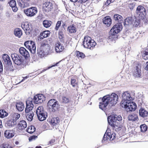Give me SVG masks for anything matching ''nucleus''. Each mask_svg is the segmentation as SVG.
I'll use <instances>...</instances> for the list:
<instances>
[{
	"instance_id": "obj_57",
	"label": "nucleus",
	"mask_w": 148,
	"mask_h": 148,
	"mask_svg": "<svg viewBox=\"0 0 148 148\" xmlns=\"http://www.w3.org/2000/svg\"><path fill=\"white\" fill-rule=\"evenodd\" d=\"M115 0H107L105 3V5H108L110 4L111 3L113 2Z\"/></svg>"
},
{
	"instance_id": "obj_23",
	"label": "nucleus",
	"mask_w": 148,
	"mask_h": 148,
	"mask_svg": "<svg viewBox=\"0 0 148 148\" xmlns=\"http://www.w3.org/2000/svg\"><path fill=\"white\" fill-rule=\"evenodd\" d=\"M27 1L24 0H17L18 5L21 8H24L28 6Z\"/></svg>"
},
{
	"instance_id": "obj_15",
	"label": "nucleus",
	"mask_w": 148,
	"mask_h": 148,
	"mask_svg": "<svg viewBox=\"0 0 148 148\" xmlns=\"http://www.w3.org/2000/svg\"><path fill=\"white\" fill-rule=\"evenodd\" d=\"M107 131L104 134L103 139L102 140V142L103 143L106 140H108L109 139L110 140H112L115 138V135L114 134H111L110 132H107Z\"/></svg>"
},
{
	"instance_id": "obj_35",
	"label": "nucleus",
	"mask_w": 148,
	"mask_h": 148,
	"mask_svg": "<svg viewBox=\"0 0 148 148\" xmlns=\"http://www.w3.org/2000/svg\"><path fill=\"white\" fill-rule=\"evenodd\" d=\"M67 30L71 33H75L76 32V28L74 25L69 26Z\"/></svg>"
},
{
	"instance_id": "obj_62",
	"label": "nucleus",
	"mask_w": 148,
	"mask_h": 148,
	"mask_svg": "<svg viewBox=\"0 0 148 148\" xmlns=\"http://www.w3.org/2000/svg\"><path fill=\"white\" fill-rule=\"evenodd\" d=\"M88 0H78V2L81 4L84 3Z\"/></svg>"
},
{
	"instance_id": "obj_38",
	"label": "nucleus",
	"mask_w": 148,
	"mask_h": 148,
	"mask_svg": "<svg viewBox=\"0 0 148 148\" xmlns=\"http://www.w3.org/2000/svg\"><path fill=\"white\" fill-rule=\"evenodd\" d=\"M70 102V100L68 97L63 96L61 99V102L63 104H66Z\"/></svg>"
},
{
	"instance_id": "obj_13",
	"label": "nucleus",
	"mask_w": 148,
	"mask_h": 148,
	"mask_svg": "<svg viewBox=\"0 0 148 148\" xmlns=\"http://www.w3.org/2000/svg\"><path fill=\"white\" fill-rule=\"evenodd\" d=\"M109 96V103L111 106L115 104L117 102L118 99V96L114 93H112L110 95H108Z\"/></svg>"
},
{
	"instance_id": "obj_40",
	"label": "nucleus",
	"mask_w": 148,
	"mask_h": 148,
	"mask_svg": "<svg viewBox=\"0 0 148 148\" xmlns=\"http://www.w3.org/2000/svg\"><path fill=\"white\" fill-rule=\"evenodd\" d=\"M128 119L129 121H136L138 119V116L136 115L132 114L130 115L128 117Z\"/></svg>"
},
{
	"instance_id": "obj_51",
	"label": "nucleus",
	"mask_w": 148,
	"mask_h": 148,
	"mask_svg": "<svg viewBox=\"0 0 148 148\" xmlns=\"http://www.w3.org/2000/svg\"><path fill=\"white\" fill-rule=\"evenodd\" d=\"M135 4L133 3H130L128 4V7L131 10H133Z\"/></svg>"
},
{
	"instance_id": "obj_12",
	"label": "nucleus",
	"mask_w": 148,
	"mask_h": 148,
	"mask_svg": "<svg viewBox=\"0 0 148 148\" xmlns=\"http://www.w3.org/2000/svg\"><path fill=\"white\" fill-rule=\"evenodd\" d=\"M141 64L140 63H138L134 68L133 71V73L134 77H138L141 76Z\"/></svg>"
},
{
	"instance_id": "obj_31",
	"label": "nucleus",
	"mask_w": 148,
	"mask_h": 148,
	"mask_svg": "<svg viewBox=\"0 0 148 148\" xmlns=\"http://www.w3.org/2000/svg\"><path fill=\"white\" fill-rule=\"evenodd\" d=\"M140 116L143 117L147 116L148 114V112L143 108H141L139 111Z\"/></svg>"
},
{
	"instance_id": "obj_9",
	"label": "nucleus",
	"mask_w": 148,
	"mask_h": 148,
	"mask_svg": "<svg viewBox=\"0 0 148 148\" xmlns=\"http://www.w3.org/2000/svg\"><path fill=\"white\" fill-rule=\"evenodd\" d=\"M11 57L15 64L18 65H20L23 64V60L21 56L18 55L16 53L11 54Z\"/></svg>"
},
{
	"instance_id": "obj_59",
	"label": "nucleus",
	"mask_w": 148,
	"mask_h": 148,
	"mask_svg": "<svg viewBox=\"0 0 148 148\" xmlns=\"http://www.w3.org/2000/svg\"><path fill=\"white\" fill-rule=\"evenodd\" d=\"M11 8H12V10L14 12H16L18 10V8L16 5L13 6Z\"/></svg>"
},
{
	"instance_id": "obj_25",
	"label": "nucleus",
	"mask_w": 148,
	"mask_h": 148,
	"mask_svg": "<svg viewBox=\"0 0 148 148\" xmlns=\"http://www.w3.org/2000/svg\"><path fill=\"white\" fill-rule=\"evenodd\" d=\"M27 127L26 122L24 120L21 121L18 123V129L21 130L24 129Z\"/></svg>"
},
{
	"instance_id": "obj_48",
	"label": "nucleus",
	"mask_w": 148,
	"mask_h": 148,
	"mask_svg": "<svg viewBox=\"0 0 148 148\" xmlns=\"http://www.w3.org/2000/svg\"><path fill=\"white\" fill-rule=\"evenodd\" d=\"M9 3L10 5L12 7L13 6L16 5V2L15 0H10Z\"/></svg>"
},
{
	"instance_id": "obj_53",
	"label": "nucleus",
	"mask_w": 148,
	"mask_h": 148,
	"mask_svg": "<svg viewBox=\"0 0 148 148\" xmlns=\"http://www.w3.org/2000/svg\"><path fill=\"white\" fill-rule=\"evenodd\" d=\"M2 148H12V147L9 145L8 144L6 143L2 145Z\"/></svg>"
},
{
	"instance_id": "obj_42",
	"label": "nucleus",
	"mask_w": 148,
	"mask_h": 148,
	"mask_svg": "<svg viewBox=\"0 0 148 148\" xmlns=\"http://www.w3.org/2000/svg\"><path fill=\"white\" fill-rule=\"evenodd\" d=\"M8 115V113L4 110H0V117L3 118Z\"/></svg>"
},
{
	"instance_id": "obj_22",
	"label": "nucleus",
	"mask_w": 148,
	"mask_h": 148,
	"mask_svg": "<svg viewBox=\"0 0 148 148\" xmlns=\"http://www.w3.org/2000/svg\"><path fill=\"white\" fill-rule=\"evenodd\" d=\"M20 53L25 58L29 56V52L23 47H21L19 49Z\"/></svg>"
},
{
	"instance_id": "obj_2",
	"label": "nucleus",
	"mask_w": 148,
	"mask_h": 148,
	"mask_svg": "<svg viewBox=\"0 0 148 148\" xmlns=\"http://www.w3.org/2000/svg\"><path fill=\"white\" fill-rule=\"evenodd\" d=\"M36 113L39 120L41 121L45 120L47 117V113L43 110L42 106L38 107L36 111Z\"/></svg>"
},
{
	"instance_id": "obj_21",
	"label": "nucleus",
	"mask_w": 148,
	"mask_h": 148,
	"mask_svg": "<svg viewBox=\"0 0 148 148\" xmlns=\"http://www.w3.org/2000/svg\"><path fill=\"white\" fill-rule=\"evenodd\" d=\"M22 29L25 31V32L26 34H29L31 32L30 27L29 24L27 23H22L21 25Z\"/></svg>"
},
{
	"instance_id": "obj_17",
	"label": "nucleus",
	"mask_w": 148,
	"mask_h": 148,
	"mask_svg": "<svg viewBox=\"0 0 148 148\" xmlns=\"http://www.w3.org/2000/svg\"><path fill=\"white\" fill-rule=\"evenodd\" d=\"M34 105L32 103V100H27L26 101V107L25 109L26 113L30 112L32 111Z\"/></svg>"
},
{
	"instance_id": "obj_16",
	"label": "nucleus",
	"mask_w": 148,
	"mask_h": 148,
	"mask_svg": "<svg viewBox=\"0 0 148 148\" xmlns=\"http://www.w3.org/2000/svg\"><path fill=\"white\" fill-rule=\"evenodd\" d=\"M45 100V97L42 94H38L34 96L33 100L34 103L38 104L42 103Z\"/></svg>"
},
{
	"instance_id": "obj_44",
	"label": "nucleus",
	"mask_w": 148,
	"mask_h": 148,
	"mask_svg": "<svg viewBox=\"0 0 148 148\" xmlns=\"http://www.w3.org/2000/svg\"><path fill=\"white\" fill-rule=\"evenodd\" d=\"M13 121H16L19 118L20 114L17 113H14L12 115Z\"/></svg>"
},
{
	"instance_id": "obj_10",
	"label": "nucleus",
	"mask_w": 148,
	"mask_h": 148,
	"mask_svg": "<svg viewBox=\"0 0 148 148\" xmlns=\"http://www.w3.org/2000/svg\"><path fill=\"white\" fill-rule=\"evenodd\" d=\"M25 14L28 16L32 17L35 16L37 12V8L34 7H31L25 9L24 10Z\"/></svg>"
},
{
	"instance_id": "obj_33",
	"label": "nucleus",
	"mask_w": 148,
	"mask_h": 148,
	"mask_svg": "<svg viewBox=\"0 0 148 148\" xmlns=\"http://www.w3.org/2000/svg\"><path fill=\"white\" fill-rule=\"evenodd\" d=\"M50 34V32L49 31H44L40 34V39H43L48 37Z\"/></svg>"
},
{
	"instance_id": "obj_43",
	"label": "nucleus",
	"mask_w": 148,
	"mask_h": 148,
	"mask_svg": "<svg viewBox=\"0 0 148 148\" xmlns=\"http://www.w3.org/2000/svg\"><path fill=\"white\" fill-rule=\"evenodd\" d=\"M76 55L78 58H80L81 59L84 58L85 57L84 54L82 52H80L78 51H76Z\"/></svg>"
},
{
	"instance_id": "obj_45",
	"label": "nucleus",
	"mask_w": 148,
	"mask_h": 148,
	"mask_svg": "<svg viewBox=\"0 0 148 148\" xmlns=\"http://www.w3.org/2000/svg\"><path fill=\"white\" fill-rule=\"evenodd\" d=\"M45 7L49 10H50L53 8L52 4L49 2H47L45 4Z\"/></svg>"
},
{
	"instance_id": "obj_19",
	"label": "nucleus",
	"mask_w": 148,
	"mask_h": 148,
	"mask_svg": "<svg viewBox=\"0 0 148 148\" xmlns=\"http://www.w3.org/2000/svg\"><path fill=\"white\" fill-rule=\"evenodd\" d=\"M64 49V48L62 44L58 42L55 44V49L57 53H60L62 52Z\"/></svg>"
},
{
	"instance_id": "obj_46",
	"label": "nucleus",
	"mask_w": 148,
	"mask_h": 148,
	"mask_svg": "<svg viewBox=\"0 0 148 148\" xmlns=\"http://www.w3.org/2000/svg\"><path fill=\"white\" fill-rule=\"evenodd\" d=\"M134 23L133 24V26L135 27H137L139 25L140 23V21L139 20L135 18L133 20Z\"/></svg>"
},
{
	"instance_id": "obj_56",
	"label": "nucleus",
	"mask_w": 148,
	"mask_h": 148,
	"mask_svg": "<svg viewBox=\"0 0 148 148\" xmlns=\"http://www.w3.org/2000/svg\"><path fill=\"white\" fill-rule=\"evenodd\" d=\"M116 121H117V120L118 121V122H120L122 120V117L121 116H117L116 115Z\"/></svg>"
},
{
	"instance_id": "obj_37",
	"label": "nucleus",
	"mask_w": 148,
	"mask_h": 148,
	"mask_svg": "<svg viewBox=\"0 0 148 148\" xmlns=\"http://www.w3.org/2000/svg\"><path fill=\"white\" fill-rule=\"evenodd\" d=\"M14 34L16 36L18 37V38H20L22 34L21 30L19 28L15 29Z\"/></svg>"
},
{
	"instance_id": "obj_58",
	"label": "nucleus",
	"mask_w": 148,
	"mask_h": 148,
	"mask_svg": "<svg viewBox=\"0 0 148 148\" xmlns=\"http://www.w3.org/2000/svg\"><path fill=\"white\" fill-rule=\"evenodd\" d=\"M8 124L9 127H12L15 123L14 121H10Z\"/></svg>"
},
{
	"instance_id": "obj_20",
	"label": "nucleus",
	"mask_w": 148,
	"mask_h": 148,
	"mask_svg": "<svg viewBox=\"0 0 148 148\" xmlns=\"http://www.w3.org/2000/svg\"><path fill=\"white\" fill-rule=\"evenodd\" d=\"M111 125L114 129L116 131H117L120 130L122 127L121 123L118 122L114 123H110Z\"/></svg>"
},
{
	"instance_id": "obj_4",
	"label": "nucleus",
	"mask_w": 148,
	"mask_h": 148,
	"mask_svg": "<svg viewBox=\"0 0 148 148\" xmlns=\"http://www.w3.org/2000/svg\"><path fill=\"white\" fill-rule=\"evenodd\" d=\"M3 59L6 64L5 69L8 71H11L12 62L9 56L7 54H4L3 56Z\"/></svg>"
},
{
	"instance_id": "obj_6",
	"label": "nucleus",
	"mask_w": 148,
	"mask_h": 148,
	"mask_svg": "<svg viewBox=\"0 0 148 148\" xmlns=\"http://www.w3.org/2000/svg\"><path fill=\"white\" fill-rule=\"evenodd\" d=\"M122 101L121 103V106L122 107L125 106V104L126 102H129L132 99L130 94L127 92H123L122 95Z\"/></svg>"
},
{
	"instance_id": "obj_49",
	"label": "nucleus",
	"mask_w": 148,
	"mask_h": 148,
	"mask_svg": "<svg viewBox=\"0 0 148 148\" xmlns=\"http://www.w3.org/2000/svg\"><path fill=\"white\" fill-rule=\"evenodd\" d=\"M143 58L144 60H147L148 59V52L145 51L143 55Z\"/></svg>"
},
{
	"instance_id": "obj_52",
	"label": "nucleus",
	"mask_w": 148,
	"mask_h": 148,
	"mask_svg": "<svg viewBox=\"0 0 148 148\" xmlns=\"http://www.w3.org/2000/svg\"><path fill=\"white\" fill-rule=\"evenodd\" d=\"M38 53L39 56L41 58L43 57L45 55L44 51L43 50L39 51Z\"/></svg>"
},
{
	"instance_id": "obj_34",
	"label": "nucleus",
	"mask_w": 148,
	"mask_h": 148,
	"mask_svg": "<svg viewBox=\"0 0 148 148\" xmlns=\"http://www.w3.org/2000/svg\"><path fill=\"white\" fill-rule=\"evenodd\" d=\"M26 116L27 120L29 121H32L34 115L33 112H27Z\"/></svg>"
},
{
	"instance_id": "obj_14",
	"label": "nucleus",
	"mask_w": 148,
	"mask_h": 148,
	"mask_svg": "<svg viewBox=\"0 0 148 148\" xmlns=\"http://www.w3.org/2000/svg\"><path fill=\"white\" fill-rule=\"evenodd\" d=\"M122 28V24L119 23L114 25L110 31V33L117 34L119 33Z\"/></svg>"
},
{
	"instance_id": "obj_36",
	"label": "nucleus",
	"mask_w": 148,
	"mask_h": 148,
	"mask_svg": "<svg viewBox=\"0 0 148 148\" xmlns=\"http://www.w3.org/2000/svg\"><path fill=\"white\" fill-rule=\"evenodd\" d=\"M118 36L116 34H113L110 33L109 36L108 37L109 39L111 41H113L115 40L117 38Z\"/></svg>"
},
{
	"instance_id": "obj_32",
	"label": "nucleus",
	"mask_w": 148,
	"mask_h": 148,
	"mask_svg": "<svg viewBox=\"0 0 148 148\" xmlns=\"http://www.w3.org/2000/svg\"><path fill=\"white\" fill-rule=\"evenodd\" d=\"M133 23L132 19L131 17H127L124 20V25L125 26L130 25Z\"/></svg>"
},
{
	"instance_id": "obj_55",
	"label": "nucleus",
	"mask_w": 148,
	"mask_h": 148,
	"mask_svg": "<svg viewBox=\"0 0 148 148\" xmlns=\"http://www.w3.org/2000/svg\"><path fill=\"white\" fill-rule=\"evenodd\" d=\"M37 136L36 135H33L30 137L29 138V141H31L33 140H35L36 138H37Z\"/></svg>"
},
{
	"instance_id": "obj_60",
	"label": "nucleus",
	"mask_w": 148,
	"mask_h": 148,
	"mask_svg": "<svg viewBox=\"0 0 148 148\" xmlns=\"http://www.w3.org/2000/svg\"><path fill=\"white\" fill-rule=\"evenodd\" d=\"M3 66L2 64L1 60H0V73L3 71Z\"/></svg>"
},
{
	"instance_id": "obj_39",
	"label": "nucleus",
	"mask_w": 148,
	"mask_h": 148,
	"mask_svg": "<svg viewBox=\"0 0 148 148\" xmlns=\"http://www.w3.org/2000/svg\"><path fill=\"white\" fill-rule=\"evenodd\" d=\"M36 130L35 127L33 125L29 126L27 129V132L30 134L33 133Z\"/></svg>"
},
{
	"instance_id": "obj_11",
	"label": "nucleus",
	"mask_w": 148,
	"mask_h": 148,
	"mask_svg": "<svg viewBox=\"0 0 148 148\" xmlns=\"http://www.w3.org/2000/svg\"><path fill=\"white\" fill-rule=\"evenodd\" d=\"M136 12L139 15V18L141 19H145L146 15V10L145 8L142 6H139L137 8Z\"/></svg>"
},
{
	"instance_id": "obj_3",
	"label": "nucleus",
	"mask_w": 148,
	"mask_h": 148,
	"mask_svg": "<svg viewBox=\"0 0 148 148\" xmlns=\"http://www.w3.org/2000/svg\"><path fill=\"white\" fill-rule=\"evenodd\" d=\"M47 104L48 108L53 112H55L59 107L58 102L54 99L50 100Z\"/></svg>"
},
{
	"instance_id": "obj_28",
	"label": "nucleus",
	"mask_w": 148,
	"mask_h": 148,
	"mask_svg": "<svg viewBox=\"0 0 148 148\" xmlns=\"http://www.w3.org/2000/svg\"><path fill=\"white\" fill-rule=\"evenodd\" d=\"M41 48L44 51H48L50 49L49 45L44 42H42L41 44Z\"/></svg>"
},
{
	"instance_id": "obj_41",
	"label": "nucleus",
	"mask_w": 148,
	"mask_h": 148,
	"mask_svg": "<svg viewBox=\"0 0 148 148\" xmlns=\"http://www.w3.org/2000/svg\"><path fill=\"white\" fill-rule=\"evenodd\" d=\"M51 21L46 20L43 21V24L44 27L46 28H48L51 26Z\"/></svg>"
},
{
	"instance_id": "obj_63",
	"label": "nucleus",
	"mask_w": 148,
	"mask_h": 148,
	"mask_svg": "<svg viewBox=\"0 0 148 148\" xmlns=\"http://www.w3.org/2000/svg\"><path fill=\"white\" fill-rule=\"evenodd\" d=\"M29 77V75H27L25 77H23V79L20 82H19L18 84L20 83L21 82H23L25 79Z\"/></svg>"
},
{
	"instance_id": "obj_29",
	"label": "nucleus",
	"mask_w": 148,
	"mask_h": 148,
	"mask_svg": "<svg viewBox=\"0 0 148 148\" xmlns=\"http://www.w3.org/2000/svg\"><path fill=\"white\" fill-rule=\"evenodd\" d=\"M116 116L115 115H110L108 118V123L110 125V123H114L117 122L116 121Z\"/></svg>"
},
{
	"instance_id": "obj_61",
	"label": "nucleus",
	"mask_w": 148,
	"mask_h": 148,
	"mask_svg": "<svg viewBox=\"0 0 148 148\" xmlns=\"http://www.w3.org/2000/svg\"><path fill=\"white\" fill-rule=\"evenodd\" d=\"M55 142V140L54 139H52L49 142L48 145H53Z\"/></svg>"
},
{
	"instance_id": "obj_8",
	"label": "nucleus",
	"mask_w": 148,
	"mask_h": 148,
	"mask_svg": "<svg viewBox=\"0 0 148 148\" xmlns=\"http://www.w3.org/2000/svg\"><path fill=\"white\" fill-rule=\"evenodd\" d=\"M125 106L122 107L125 108L127 112H132L134 111L136 109V104L134 101H130L125 104Z\"/></svg>"
},
{
	"instance_id": "obj_64",
	"label": "nucleus",
	"mask_w": 148,
	"mask_h": 148,
	"mask_svg": "<svg viewBox=\"0 0 148 148\" xmlns=\"http://www.w3.org/2000/svg\"><path fill=\"white\" fill-rule=\"evenodd\" d=\"M146 66L145 68V69L148 70V61L145 64Z\"/></svg>"
},
{
	"instance_id": "obj_18",
	"label": "nucleus",
	"mask_w": 148,
	"mask_h": 148,
	"mask_svg": "<svg viewBox=\"0 0 148 148\" xmlns=\"http://www.w3.org/2000/svg\"><path fill=\"white\" fill-rule=\"evenodd\" d=\"M48 121L52 126L54 127L58 125V124L60 122V120L58 117H50L48 120Z\"/></svg>"
},
{
	"instance_id": "obj_50",
	"label": "nucleus",
	"mask_w": 148,
	"mask_h": 148,
	"mask_svg": "<svg viewBox=\"0 0 148 148\" xmlns=\"http://www.w3.org/2000/svg\"><path fill=\"white\" fill-rule=\"evenodd\" d=\"M71 84L73 87H75L77 85L76 80L74 79H72L71 81Z\"/></svg>"
},
{
	"instance_id": "obj_5",
	"label": "nucleus",
	"mask_w": 148,
	"mask_h": 148,
	"mask_svg": "<svg viewBox=\"0 0 148 148\" xmlns=\"http://www.w3.org/2000/svg\"><path fill=\"white\" fill-rule=\"evenodd\" d=\"M24 45L31 53L34 54L35 53L36 47L34 42L31 40L27 41L25 42Z\"/></svg>"
},
{
	"instance_id": "obj_54",
	"label": "nucleus",
	"mask_w": 148,
	"mask_h": 148,
	"mask_svg": "<svg viewBox=\"0 0 148 148\" xmlns=\"http://www.w3.org/2000/svg\"><path fill=\"white\" fill-rule=\"evenodd\" d=\"M61 21H59L57 22L55 27V29L56 30H58V29L59 27H60L61 25Z\"/></svg>"
},
{
	"instance_id": "obj_24",
	"label": "nucleus",
	"mask_w": 148,
	"mask_h": 148,
	"mask_svg": "<svg viewBox=\"0 0 148 148\" xmlns=\"http://www.w3.org/2000/svg\"><path fill=\"white\" fill-rule=\"evenodd\" d=\"M14 134L13 130H7L5 131L4 135L5 137L10 138L14 135Z\"/></svg>"
},
{
	"instance_id": "obj_47",
	"label": "nucleus",
	"mask_w": 148,
	"mask_h": 148,
	"mask_svg": "<svg viewBox=\"0 0 148 148\" xmlns=\"http://www.w3.org/2000/svg\"><path fill=\"white\" fill-rule=\"evenodd\" d=\"M141 131L142 132H145L147 129V127L145 124H142L140 126Z\"/></svg>"
},
{
	"instance_id": "obj_1",
	"label": "nucleus",
	"mask_w": 148,
	"mask_h": 148,
	"mask_svg": "<svg viewBox=\"0 0 148 148\" xmlns=\"http://www.w3.org/2000/svg\"><path fill=\"white\" fill-rule=\"evenodd\" d=\"M96 45V43L94 40H91L90 37L86 36L84 38L83 45L84 47L91 49Z\"/></svg>"
},
{
	"instance_id": "obj_7",
	"label": "nucleus",
	"mask_w": 148,
	"mask_h": 148,
	"mask_svg": "<svg viewBox=\"0 0 148 148\" xmlns=\"http://www.w3.org/2000/svg\"><path fill=\"white\" fill-rule=\"evenodd\" d=\"M108 97V95L104 96L102 99V101L99 102V108L104 111L106 110V107L109 103Z\"/></svg>"
},
{
	"instance_id": "obj_27",
	"label": "nucleus",
	"mask_w": 148,
	"mask_h": 148,
	"mask_svg": "<svg viewBox=\"0 0 148 148\" xmlns=\"http://www.w3.org/2000/svg\"><path fill=\"white\" fill-rule=\"evenodd\" d=\"M103 22L107 26H109L112 23V20L109 16H107L103 19Z\"/></svg>"
},
{
	"instance_id": "obj_26",
	"label": "nucleus",
	"mask_w": 148,
	"mask_h": 148,
	"mask_svg": "<svg viewBox=\"0 0 148 148\" xmlns=\"http://www.w3.org/2000/svg\"><path fill=\"white\" fill-rule=\"evenodd\" d=\"M16 107L18 111L21 112L24 109L25 106L22 102L18 101L16 103Z\"/></svg>"
},
{
	"instance_id": "obj_30",
	"label": "nucleus",
	"mask_w": 148,
	"mask_h": 148,
	"mask_svg": "<svg viewBox=\"0 0 148 148\" xmlns=\"http://www.w3.org/2000/svg\"><path fill=\"white\" fill-rule=\"evenodd\" d=\"M113 19L115 21L121 24L123 21L122 17L121 15L118 14H114V16Z\"/></svg>"
}]
</instances>
